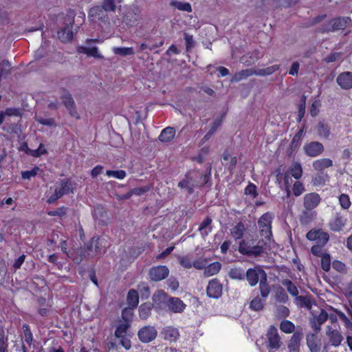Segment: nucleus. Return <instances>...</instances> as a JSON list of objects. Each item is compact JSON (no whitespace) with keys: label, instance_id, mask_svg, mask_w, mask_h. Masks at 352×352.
Returning <instances> with one entry per match:
<instances>
[{"label":"nucleus","instance_id":"nucleus-1","mask_svg":"<svg viewBox=\"0 0 352 352\" xmlns=\"http://www.w3.org/2000/svg\"><path fill=\"white\" fill-rule=\"evenodd\" d=\"M274 214L271 212H266L258 219L257 224L259 233L264 239L259 240L256 245H254V240H242L239 243V252L245 256L251 258L261 256L266 246L273 239L272 222Z\"/></svg>","mask_w":352,"mask_h":352},{"label":"nucleus","instance_id":"nucleus-2","mask_svg":"<svg viewBox=\"0 0 352 352\" xmlns=\"http://www.w3.org/2000/svg\"><path fill=\"white\" fill-rule=\"evenodd\" d=\"M351 21L349 16H338L333 18L324 23L319 29V32L324 34L344 30Z\"/></svg>","mask_w":352,"mask_h":352},{"label":"nucleus","instance_id":"nucleus-3","mask_svg":"<svg viewBox=\"0 0 352 352\" xmlns=\"http://www.w3.org/2000/svg\"><path fill=\"white\" fill-rule=\"evenodd\" d=\"M267 349L270 352H274L280 347V338L278 335L277 329L271 325L267 333Z\"/></svg>","mask_w":352,"mask_h":352},{"label":"nucleus","instance_id":"nucleus-4","mask_svg":"<svg viewBox=\"0 0 352 352\" xmlns=\"http://www.w3.org/2000/svg\"><path fill=\"white\" fill-rule=\"evenodd\" d=\"M307 240L315 241L316 244L326 245L329 240V235L322 229H311L306 234Z\"/></svg>","mask_w":352,"mask_h":352},{"label":"nucleus","instance_id":"nucleus-5","mask_svg":"<svg viewBox=\"0 0 352 352\" xmlns=\"http://www.w3.org/2000/svg\"><path fill=\"white\" fill-rule=\"evenodd\" d=\"M169 270L166 265L153 266L149 269L148 275L152 281H161L168 276Z\"/></svg>","mask_w":352,"mask_h":352},{"label":"nucleus","instance_id":"nucleus-6","mask_svg":"<svg viewBox=\"0 0 352 352\" xmlns=\"http://www.w3.org/2000/svg\"><path fill=\"white\" fill-rule=\"evenodd\" d=\"M157 336L156 329L153 326H144L139 329L138 336L143 343H149L154 340Z\"/></svg>","mask_w":352,"mask_h":352},{"label":"nucleus","instance_id":"nucleus-7","mask_svg":"<svg viewBox=\"0 0 352 352\" xmlns=\"http://www.w3.org/2000/svg\"><path fill=\"white\" fill-rule=\"evenodd\" d=\"M92 216L98 226H107L109 223L107 209L102 205L96 206L92 210Z\"/></svg>","mask_w":352,"mask_h":352},{"label":"nucleus","instance_id":"nucleus-8","mask_svg":"<svg viewBox=\"0 0 352 352\" xmlns=\"http://www.w3.org/2000/svg\"><path fill=\"white\" fill-rule=\"evenodd\" d=\"M347 222V219L340 212H336L334 217L329 221L328 226L329 229L334 232H340L343 230Z\"/></svg>","mask_w":352,"mask_h":352},{"label":"nucleus","instance_id":"nucleus-9","mask_svg":"<svg viewBox=\"0 0 352 352\" xmlns=\"http://www.w3.org/2000/svg\"><path fill=\"white\" fill-rule=\"evenodd\" d=\"M263 270L260 266H256L254 267L249 268L246 272H245V278L248 280L249 285L251 287L255 286L258 280L262 279Z\"/></svg>","mask_w":352,"mask_h":352},{"label":"nucleus","instance_id":"nucleus-10","mask_svg":"<svg viewBox=\"0 0 352 352\" xmlns=\"http://www.w3.org/2000/svg\"><path fill=\"white\" fill-rule=\"evenodd\" d=\"M128 313L130 315H133V312H131V311L128 309H124L122 311V318L124 321L120 322L117 326L115 331V336L118 338H123L125 336L127 330L131 326L130 321L126 318V314Z\"/></svg>","mask_w":352,"mask_h":352},{"label":"nucleus","instance_id":"nucleus-11","mask_svg":"<svg viewBox=\"0 0 352 352\" xmlns=\"http://www.w3.org/2000/svg\"><path fill=\"white\" fill-rule=\"evenodd\" d=\"M321 197L317 192L306 194L303 198V206L307 210H313L320 203Z\"/></svg>","mask_w":352,"mask_h":352},{"label":"nucleus","instance_id":"nucleus-12","mask_svg":"<svg viewBox=\"0 0 352 352\" xmlns=\"http://www.w3.org/2000/svg\"><path fill=\"white\" fill-rule=\"evenodd\" d=\"M74 23V19L63 28L60 29L57 32L58 39L63 43H69L72 41L74 32L72 31L73 24Z\"/></svg>","mask_w":352,"mask_h":352},{"label":"nucleus","instance_id":"nucleus-13","mask_svg":"<svg viewBox=\"0 0 352 352\" xmlns=\"http://www.w3.org/2000/svg\"><path fill=\"white\" fill-rule=\"evenodd\" d=\"M207 295L210 298H219L222 294V285L217 278L209 281L207 289Z\"/></svg>","mask_w":352,"mask_h":352},{"label":"nucleus","instance_id":"nucleus-14","mask_svg":"<svg viewBox=\"0 0 352 352\" xmlns=\"http://www.w3.org/2000/svg\"><path fill=\"white\" fill-rule=\"evenodd\" d=\"M74 184L70 178H64L58 183L55 190L63 197L65 195L74 192Z\"/></svg>","mask_w":352,"mask_h":352},{"label":"nucleus","instance_id":"nucleus-15","mask_svg":"<svg viewBox=\"0 0 352 352\" xmlns=\"http://www.w3.org/2000/svg\"><path fill=\"white\" fill-rule=\"evenodd\" d=\"M77 253L80 256L79 259L74 258V260L76 261L77 263H80L84 258L94 256V255L98 254L96 252H94V247L91 243V241L85 243L83 247L78 248L77 250Z\"/></svg>","mask_w":352,"mask_h":352},{"label":"nucleus","instance_id":"nucleus-16","mask_svg":"<svg viewBox=\"0 0 352 352\" xmlns=\"http://www.w3.org/2000/svg\"><path fill=\"white\" fill-rule=\"evenodd\" d=\"M336 82L338 85L343 89H350L352 88V72H344L340 74Z\"/></svg>","mask_w":352,"mask_h":352},{"label":"nucleus","instance_id":"nucleus-17","mask_svg":"<svg viewBox=\"0 0 352 352\" xmlns=\"http://www.w3.org/2000/svg\"><path fill=\"white\" fill-rule=\"evenodd\" d=\"M302 337L303 333L302 329L297 330L293 333L288 343V349L290 351L300 352L299 349L300 340H302Z\"/></svg>","mask_w":352,"mask_h":352},{"label":"nucleus","instance_id":"nucleus-18","mask_svg":"<svg viewBox=\"0 0 352 352\" xmlns=\"http://www.w3.org/2000/svg\"><path fill=\"white\" fill-rule=\"evenodd\" d=\"M260 58V51L255 49L253 51L244 54L240 58V61L245 66H251L255 64Z\"/></svg>","mask_w":352,"mask_h":352},{"label":"nucleus","instance_id":"nucleus-19","mask_svg":"<svg viewBox=\"0 0 352 352\" xmlns=\"http://www.w3.org/2000/svg\"><path fill=\"white\" fill-rule=\"evenodd\" d=\"M307 344L311 352L320 351V340L318 338L317 333H309L306 336Z\"/></svg>","mask_w":352,"mask_h":352},{"label":"nucleus","instance_id":"nucleus-20","mask_svg":"<svg viewBox=\"0 0 352 352\" xmlns=\"http://www.w3.org/2000/svg\"><path fill=\"white\" fill-rule=\"evenodd\" d=\"M328 319L327 312L322 309L318 316L311 320V327L318 333L321 329V325L324 323Z\"/></svg>","mask_w":352,"mask_h":352},{"label":"nucleus","instance_id":"nucleus-21","mask_svg":"<svg viewBox=\"0 0 352 352\" xmlns=\"http://www.w3.org/2000/svg\"><path fill=\"white\" fill-rule=\"evenodd\" d=\"M168 309L173 313H182L186 308V305L179 298L170 297L167 302Z\"/></svg>","mask_w":352,"mask_h":352},{"label":"nucleus","instance_id":"nucleus-22","mask_svg":"<svg viewBox=\"0 0 352 352\" xmlns=\"http://www.w3.org/2000/svg\"><path fill=\"white\" fill-rule=\"evenodd\" d=\"M162 333L164 336V338L170 342H176L180 336L179 330L173 326L165 327Z\"/></svg>","mask_w":352,"mask_h":352},{"label":"nucleus","instance_id":"nucleus-23","mask_svg":"<svg viewBox=\"0 0 352 352\" xmlns=\"http://www.w3.org/2000/svg\"><path fill=\"white\" fill-rule=\"evenodd\" d=\"M231 236L235 240H243V237L246 231V228L243 222L239 221L230 230Z\"/></svg>","mask_w":352,"mask_h":352},{"label":"nucleus","instance_id":"nucleus-24","mask_svg":"<svg viewBox=\"0 0 352 352\" xmlns=\"http://www.w3.org/2000/svg\"><path fill=\"white\" fill-rule=\"evenodd\" d=\"M62 101L67 109L69 113L72 116H75L77 113L76 109L75 102L71 95L68 91H67L63 96H61Z\"/></svg>","mask_w":352,"mask_h":352},{"label":"nucleus","instance_id":"nucleus-25","mask_svg":"<svg viewBox=\"0 0 352 352\" xmlns=\"http://www.w3.org/2000/svg\"><path fill=\"white\" fill-rule=\"evenodd\" d=\"M253 75H256V69H245L234 73L230 80L231 82H238Z\"/></svg>","mask_w":352,"mask_h":352},{"label":"nucleus","instance_id":"nucleus-26","mask_svg":"<svg viewBox=\"0 0 352 352\" xmlns=\"http://www.w3.org/2000/svg\"><path fill=\"white\" fill-rule=\"evenodd\" d=\"M126 302L129 306L127 309L132 311L133 309L137 307L139 303L138 292L134 289H129L126 296Z\"/></svg>","mask_w":352,"mask_h":352},{"label":"nucleus","instance_id":"nucleus-27","mask_svg":"<svg viewBox=\"0 0 352 352\" xmlns=\"http://www.w3.org/2000/svg\"><path fill=\"white\" fill-rule=\"evenodd\" d=\"M175 129L171 126L164 128L160 133L158 139L164 143L170 142L175 136Z\"/></svg>","mask_w":352,"mask_h":352},{"label":"nucleus","instance_id":"nucleus-28","mask_svg":"<svg viewBox=\"0 0 352 352\" xmlns=\"http://www.w3.org/2000/svg\"><path fill=\"white\" fill-rule=\"evenodd\" d=\"M23 330L24 333V341L23 342L22 348L24 352H26L28 347H30L33 342V335L31 332L30 326L27 324L23 325Z\"/></svg>","mask_w":352,"mask_h":352},{"label":"nucleus","instance_id":"nucleus-29","mask_svg":"<svg viewBox=\"0 0 352 352\" xmlns=\"http://www.w3.org/2000/svg\"><path fill=\"white\" fill-rule=\"evenodd\" d=\"M305 151L306 154L308 155L322 154L324 151V146L320 142H311L305 145Z\"/></svg>","mask_w":352,"mask_h":352},{"label":"nucleus","instance_id":"nucleus-30","mask_svg":"<svg viewBox=\"0 0 352 352\" xmlns=\"http://www.w3.org/2000/svg\"><path fill=\"white\" fill-rule=\"evenodd\" d=\"M262 272H263V274L262 279H261L259 282V289L262 298H266L269 296L271 289L267 282V276L266 272L265 270H262Z\"/></svg>","mask_w":352,"mask_h":352},{"label":"nucleus","instance_id":"nucleus-31","mask_svg":"<svg viewBox=\"0 0 352 352\" xmlns=\"http://www.w3.org/2000/svg\"><path fill=\"white\" fill-rule=\"evenodd\" d=\"M327 336L329 338L331 344L332 346H333L334 347L339 346L343 340V337H342L341 333L336 329H333V330L330 329L327 332Z\"/></svg>","mask_w":352,"mask_h":352},{"label":"nucleus","instance_id":"nucleus-32","mask_svg":"<svg viewBox=\"0 0 352 352\" xmlns=\"http://www.w3.org/2000/svg\"><path fill=\"white\" fill-rule=\"evenodd\" d=\"M329 175L327 173L318 170V172L312 176L313 185L316 186H323L329 181Z\"/></svg>","mask_w":352,"mask_h":352},{"label":"nucleus","instance_id":"nucleus-33","mask_svg":"<svg viewBox=\"0 0 352 352\" xmlns=\"http://www.w3.org/2000/svg\"><path fill=\"white\" fill-rule=\"evenodd\" d=\"M221 269V264L219 261H215L206 266L204 274L206 277L214 276L219 273Z\"/></svg>","mask_w":352,"mask_h":352},{"label":"nucleus","instance_id":"nucleus-34","mask_svg":"<svg viewBox=\"0 0 352 352\" xmlns=\"http://www.w3.org/2000/svg\"><path fill=\"white\" fill-rule=\"evenodd\" d=\"M212 220L210 217L207 216L204 220L200 223L199 230L202 235L207 236L212 232V227L211 226Z\"/></svg>","mask_w":352,"mask_h":352},{"label":"nucleus","instance_id":"nucleus-35","mask_svg":"<svg viewBox=\"0 0 352 352\" xmlns=\"http://www.w3.org/2000/svg\"><path fill=\"white\" fill-rule=\"evenodd\" d=\"M153 309V305L150 302L142 303L139 307V316L142 320L147 319L151 314Z\"/></svg>","mask_w":352,"mask_h":352},{"label":"nucleus","instance_id":"nucleus-36","mask_svg":"<svg viewBox=\"0 0 352 352\" xmlns=\"http://www.w3.org/2000/svg\"><path fill=\"white\" fill-rule=\"evenodd\" d=\"M289 173L296 179H299L302 175V168L299 162H294L288 169Z\"/></svg>","mask_w":352,"mask_h":352},{"label":"nucleus","instance_id":"nucleus-37","mask_svg":"<svg viewBox=\"0 0 352 352\" xmlns=\"http://www.w3.org/2000/svg\"><path fill=\"white\" fill-rule=\"evenodd\" d=\"M333 164L332 161L328 158H322L318 160L313 163V167L317 170L324 171V168L331 166Z\"/></svg>","mask_w":352,"mask_h":352},{"label":"nucleus","instance_id":"nucleus-38","mask_svg":"<svg viewBox=\"0 0 352 352\" xmlns=\"http://www.w3.org/2000/svg\"><path fill=\"white\" fill-rule=\"evenodd\" d=\"M282 285L285 286L287 289V291L289 293V294L292 296L297 297L298 296V289L295 284L289 279L286 278L282 280Z\"/></svg>","mask_w":352,"mask_h":352},{"label":"nucleus","instance_id":"nucleus-39","mask_svg":"<svg viewBox=\"0 0 352 352\" xmlns=\"http://www.w3.org/2000/svg\"><path fill=\"white\" fill-rule=\"evenodd\" d=\"M138 21V14L133 10L126 12L123 16V22L128 26H133Z\"/></svg>","mask_w":352,"mask_h":352},{"label":"nucleus","instance_id":"nucleus-40","mask_svg":"<svg viewBox=\"0 0 352 352\" xmlns=\"http://www.w3.org/2000/svg\"><path fill=\"white\" fill-rule=\"evenodd\" d=\"M274 296L276 301L280 303H286L289 300L288 295L285 289L280 286L276 287Z\"/></svg>","mask_w":352,"mask_h":352},{"label":"nucleus","instance_id":"nucleus-41","mask_svg":"<svg viewBox=\"0 0 352 352\" xmlns=\"http://www.w3.org/2000/svg\"><path fill=\"white\" fill-rule=\"evenodd\" d=\"M138 293L142 300L148 299L151 295L150 287L147 283L141 282L138 285Z\"/></svg>","mask_w":352,"mask_h":352},{"label":"nucleus","instance_id":"nucleus-42","mask_svg":"<svg viewBox=\"0 0 352 352\" xmlns=\"http://www.w3.org/2000/svg\"><path fill=\"white\" fill-rule=\"evenodd\" d=\"M316 216V212L311 210H304L302 211L300 217V221L302 225H307L310 223Z\"/></svg>","mask_w":352,"mask_h":352},{"label":"nucleus","instance_id":"nucleus-43","mask_svg":"<svg viewBox=\"0 0 352 352\" xmlns=\"http://www.w3.org/2000/svg\"><path fill=\"white\" fill-rule=\"evenodd\" d=\"M280 329L282 332L287 334L294 333L295 325L290 320H283L280 323Z\"/></svg>","mask_w":352,"mask_h":352},{"label":"nucleus","instance_id":"nucleus-44","mask_svg":"<svg viewBox=\"0 0 352 352\" xmlns=\"http://www.w3.org/2000/svg\"><path fill=\"white\" fill-rule=\"evenodd\" d=\"M318 133L320 137L328 138L330 135V126L324 122H319L317 126Z\"/></svg>","mask_w":352,"mask_h":352},{"label":"nucleus","instance_id":"nucleus-45","mask_svg":"<svg viewBox=\"0 0 352 352\" xmlns=\"http://www.w3.org/2000/svg\"><path fill=\"white\" fill-rule=\"evenodd\" d=\"M280 69L279 65H273L265 69H256V76L271 75Z\"/></svg>","mask_w":352,"mask_h":352},{"label":"nucleus","instance_id":"nucleus-46","mask_svg":"<svg viewBox=\"0 0 352 352\" xmlns=\"http://www.w3.org/2000/svg\"><path fill=\"white\" fill-rule=\"evenodd\" d=\"M90 241L94 247V252L97 253H100L105 248L104 239L100 236H94Z\"/></svg>","mask_w":352,"mask_h":352},{"label":"nucleus","instance_id":"nucleus-47","mask_svg":"<svg viewBox=\"0 0 352 352\" xmlns=\"http://www.w3.org/2000/svg\"><path fill=\"white\" fill-rule=\"evenodd\" d=\"M170 6L176 8L177 10L181 11H186L188 12H192V7L190 3L188 2H182L177 1H172L170 2Z\"/></svg>","mask_w":352,"mask_h":352},{"label":"nucleus","instance_id":"nucleus-48","mask_svg":"<svg viewBox=\"0 0 352 352\" xmlns=\"http://www.w3.org/2000/svg\"><path fill=\"white\" fill-rule=\"evenodd\" d=\"M229 276L232 279L244 280L245 271L240 267L232 268L229 272Z\"/></svg>","mask_w":352,"mask_h":352},{"label":"nucleus","instance_id":"nucleus-49","mask_svg":"<svg viewBox=\"0 0 352 352\" xmlns=\"http://www.w3.org/2000/svg\"><path fill=\"white\" fill-rule=\"evenodd\" d=\"M69 208L65 206H61L54 210H50L47 212V215L50 217H58L62 219L67 213Z\"/></svg>","mask_w":352,"mask_h":352},{"label":"nucleus","instance_id":"nucleus-50","mask_svg":"<svg viewBox=\"0 0 352 352\" xmlns=\"http://www.w3.org/2000/svg\"><path fill=\"white\" fill-rule=\"evenodd\" d=\"M11 64L8 60H3L0 63V76L6 77L10 74Z\"/></svg>","mask_w":352,"mask_h":352},{"label":"nucleus","instance_id":"nucleus-51","mask_svg":"<svg viewBox=\"0 0 352 352\" xmlns=\"http://www.w3.org/2000/svg\"><path fill=\"white\" fill-rule=\"evenodd\" d=\"M304 129H305V125H303L298 130V131L294 135V136L292 140V142H291V148L292 149L294 150L298 146L300 140H301V138H302V135L304 132Z\"/></svg>","mask_w":352,"mask_h":352},{"label":"nucleus","instance_id":"nucleus-52","mask_svg":"<svg viewBox=\"0 0 352 352\" xmlns=\"http://www.w3.org/2000/svg\"><path fill=\"white\" fill-rule=\"evenodd\" d=\"M320 266L324 272H329L331 268V257L328 253H324L321 257Z\"/></svg>","mask_w":352,"mask_h":352},{"label":"nucleus","instance_id":"nucleus-53","mask_svg":"<svg viewBox=\"0 0 352 352\" xmlns=\"http://www.w3.org/2000/svg\"><path fill=\"white\" fill-rule=\"evenodd\" d=\"M100 6L106 12H115L116 8L115 0H102V3Z\"/></svg>","mask_w":352,"mask_h":352},{"label":"nucleus","instance_id":"nucleus-54","mask_svg":"<svg viewBox=\"0 0 352 352\" xmlns=\"http://www.w3.org/2000/svg\"><path fill=\"white\" fill-rule=\"evenodd\" d=\"M339 203L343 209L347 210L350 208L351 202L347 194H341L338 197Z\"/></svg>","mask_w":352,"mask_h":352},{"label":"nucleus","instance_id":"nucleus-55","mask_svg":"<svg viewBox=\"0 0 352 352\" xmlns=\"http://www.w3.org/2000/svg\"><path fill=\"white\" fill-rule=\"evenodd\" d=\"M103 11L100 6H96L89 10L88 16L89 18L98 17L100 19L103 14Z\"/></svg>","mask_w":352,"mask_h":352},{"label":"nucleus","instance_id":"nucleus-56","mask_svg":"<svg viewBox=\"0 0 352 352\" xmlns=\"http://www.w3.org/2000/svg\"><path fill=\"white\" fill-rule=\"evenodd\" d=\"M106 175L109 177H113L118 179H123L126 177V173L124 170H107L106 171Z\"/></svg>","mask_w":352,"mask_h":352},{"label":"nucleus","instance_id":"nucleus-57","mask_svg":"<svg viewBox=\"0 0 352 352\" xmlns=\"http://www.w3.org/2000/svg\"><path fill=\"white\" fill-rule=\"evenodd\" d=\"M8 338L4 331H0V352H8Z\"/></svg>","mask_w":352,"mask_h":352},{"label":"nucleus","instance_id":"nucleus-58","mask_svg":"<svg viewBox=\"0 0 352 352\" xmlns=\"http://www.w3.org/2000/svg\"><path fill=\"white\" fill-rule=\"evenodd\" d=\"M305 190L303 184L299 181L294 182L292 186V192L295 197H298Z\"/></svg>","mask_w":352,"mask_h":352},{"label":"nucleus","instance_id":"nucleus-59","mask_svg":"<svg viewBox=\"0 0 352 352\" xmlns=\"http://www.w3.org/2000/svg\"><path fill=\"white\" fill-rule=\"evenodd\" d=\"M113 52L116 54H119L121 56H127V55H133L134 54V50L133 47H116L113 50Z\"/></svg>","mask_w":352,"mask_h":352},{"label":"nucleus","instance_id":"nucleus-60","mask_svg":"<svg viewBox=\"0 0 352 352\" xmlns=\"http://www.w3.org/2000/svg\"><path fill=\"white\" fill-rule=\"evenodd\" d=\"M179 263L185 269H190L192 267V261L188 256H182L178 258Z\"/></svg>","mask_w":352,"mask_h":352},{"label":"nucleus","instance_id":"nucleus-61","mask_svg":"<svg viewBox=\"0 0 352 352\" xmlns=\"http://www.w3.org/2000/svg\"><path fill=\"white\" fill-rule=\"evenodd\" d=\"M250 307L252 310L260 311L263 308V302L258 296H257L251 300Z\"/></svg>","mask_w":352,"mask_h":352},{"label":"nucleus","instance_id":"nucleus-62","mask_svg":"<svg viewBox=\"0 0 352 352\" xmlns=\"http://www.w3.org/2000/svg\"><path fill=\"white\" fill-rule=\"evenodd\" d=\"M82 52L89 56H93L94 58H102L98 52V47H83Z\"/></svg>","mask_w":352,"mask_h":352},{"label":"nucleus","instance_id":"nucleus-63","mask_svg":"<svg viewBox=\"0 0 352 352\" xmlns=\"http://www.w3.org/2000/svg\"><path fill=\"white\" fill-rule=\"evenodd\" d=\"M245 194L251 195L252 198H256L258 196L256 186L252 183H250L245 188Z\"/></svg>","mask_w":352,"mask_h":352},{"label":"nucleus","instance_id":"nucleus-64","mask_svg":"<svg viewBox=\"0 0 352 352\" xmlns=\"http://www.w3.org/2000/svg\"><path fill=\"white\" fill-rule=\"evenodd\" d=\"M337 315L339 318V319L343 322L344 324V326L347 329H350L352 327V322L349 320V318L342 311H337Z\"/></svg>","mask_w":352,"mask_h":352}]
</instances>
